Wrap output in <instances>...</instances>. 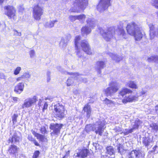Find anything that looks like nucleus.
Returning a JSON list of instances; mask_svg holds the SVG:
<instances>
[{"label":"nucleus","instance_id":"f257e3e1","mask_svg":"<svg viewBox=\"0 0 158 158\" xmlns=\"http://www.w3.org/2000/svg\"><path fill=\"white\" fill-rule=\"evenodd\" d=\"M81 39L80 36H77L75 37L74 41L75 48L76 50V54L79 57L82 56V51L83 50L88 55L92 54V50L90 46L88 41L86 40H82L81 43V49L78 46V41Z\"/></svg>","mask_w":158,"mask_h":158},{"label":"nucleus","instance_id":"f03ea898","mask_svg":"<svg viewBox=\"0 0 158 158\" xmlns=\"http://www.w3.org/2000/svg\"><path fill=\"white\" fill-rule=\"evenodd\" d=\"M126 30L127 33L134 36L136 40H140L143 37L141 28L134 22L128 24L126 27Z\"/></svg>","mask_w":158,"mask_h":158},{"label":"nucleus","instance_id":"7ed1b4c3","mask_svg":"<svg viewBox=\"0 0 158 158\" xmlns=\"http://www.w3.org/2000/svg\"><path fill=\"white\" fill-rule=\"evenodd\" d=\"M104 124L102 122L99 121L93 125L91 124L87 125L85 128V130L87 132L91 130L95 131L96 134L101 136L104 131Z\"/></svg>","mask_w":158,"mask_h":158},{"label":"nucleus","instance_id":"20e7f679","mask_svg":"<svg viewBox=\"0 0 158 158\" xmlns=\"http://www.w3.org/2000/svg\"><path fill=\"white\" fill-rule=\"evenodd\" d=\"M32 17L35 20L39 21L44 14V8L39 4L34 5L32 7Z\"/></svg>","mask_w":158,"mask_h":158},{"label":"nucleus","instance_id":"39448f33","mask_svg":"<svg viewBox=\"0 0 158 158\" xmlns=\"http://www.w3.org/2000/svg\"><path fill=\"white\" fill-rule=\"evenodd\" d=\"M5 11V14L10 19H15L16 16V10L15 7L13 6L8 5L5 6L4 7Z\"/></svg>","mask_w":158,"mask_h":158},{"label":"nucleus","instance_id":"423d86ee","mask_svg":"<svg viewBox=\"0 0 158 158\" xmlns=\"http://www.w3.org/2000/svg\"><path fill=\"white\" fill-rule=\"evenodd\" d=\"M55 114L56 117L60 118L64 117L65 115L66 111L63 106L57 103L54 106Z\"/></svg>","mask_w":158,"mask_h":158},{"label":"nucleus","instance_id":"0eeeda50","mask_svg":"<svg viewBox=\"0 0 158 158\" xmlns=\"http://www.w3.org/2000/svg\"><path fill=\"white\" fill-rule=\"evenodd\" d=\"M109 87H107L105 90V93L106 96H111L113 94L116 92L119 89L118 85H116L115 83L114 82H111L109 84Z\"/></svg>","mask_w":158,"mask_h":158},{"label":"nucleus","instance_id":"6e6552de","mask_svg":"<svg viewBox=\"0 0 158 158\" xmlns=\"http://www.w3.org/2000/svg\"><path fill=\"white\" fill-rule=\"evenodd\" d=\"M88 0H75L73 2L74 8L84 10L87 6Z\"/></svg>","mask_w":158,"mask_h":158},{"label":"nucleus","instance_id":"1a4fd4ad","mask_svg":"<svg viewBox=\"0 0 158 158\" xmlns=\"http://www.w3.org/2000/svg\"><path fill=\"white\" fill-rule=\"evenodd\" d=\"M63 125L58 123H52L50 125V129L53 130L51 133V136H55L57 137L60 133V130L62 127Z\"/></svg>","mask_w":158,"mask_h":158},{"label":"nucleus","instance_id":"9d476101","mask_svg":"<svg viewBox=\"0 0 158 158\" xmlns=\"http://www.w3.org/2000/svg\"><path fill=\"white\" fill-rule=\"evenodd\" d=\"M111 0H100L97 6V9L101 7V10H105L110 6Z\"/></svg>","mask_w":158,"mask_h":158},{"label":"nucleus","instance_id":"9b49d317","mask_svg":"<svg viewBox=\"0 0 158 158\" xmlns=\"http://www.w3.org/2000/svg\"><path fill=\"white\" fill-rule=\"evenodd\" d=\"M142 156L141 151L140 150H134L128 154L129 158H139Z\"/></svg>","mask_w":158,"mask_h":158},{"label":"nucleus","instance_id":"f8f14e48","mask_svg":"<svg viewBox=\"0 0 158 158\" xmlns=\"http://www.w3.org/2000/svg\"><path fill=\"white\" fill-rule=\"evenodd\" d=\"M89 152V151L87 149H79L77 153L76 156L81 158H85L87 156Z\"/></svg>","mask_w":158,"mask_h":158},{"label":"nucleus","instance_id":"ddd939ff","mask_svg":"<svg viewBox=\"0 0 158 158\" xmlns=\"http://www.w3.org/2000/svg\"><path fill=\"white\" fill-rule=\"evenodd\" d=\"M24 87V82H19L15 86L14 91L16 93L20 94L23 91Z\"/></svg>","mask_w":158,"mask_h":158},{"label":"nucleus","instance_id":"4468645a","mask_svg":"<svg viewBox=\"0 0 158 158\" xmlns=\"http://www.w3.org/2000/svg\"><path fill=\"white\" fill-rule=\"evenodd\" d=\"M19 149V148L16 146L12 145L9 147L8 152L10 155H16V154L18 153Z\"/></svg>","mask_w":158,"mask_h":158},{"label":"nucleus","instance_id":"2eb2a0df","mask_svg":"<svg viewBox=\"0 0 158 158\" xmlns=\"http://www.w3.org/2000/svg\"><path fill=\"white\" fill-rule=\"evenodd\" d=\"M132 93V91L130 89L127 88H123L119 92L118 96L123 97L127 94H131Z\"/></svg>","mask_w":158,"mask_h":158},{"label":"nucleus","instance_id":"dca6fc26","mask_svg":"<svg viewBox=\"0 0 158 158\" xmlns=\"http://www.w3.org/2000/svg\"><path fill=\"white\" fill-rule=\"evenodd\" d=\"M20 139L19 137L17 136L16 134H14L11 138H10L8 140V143L11 142L12 143L18 142Z\"/></svg>","mask_w":158,"mask_h":158},{"label":"nucleus","instance_id":"f3484780","mask_svg":"<svg viewBox=\"0 0 158 158\" xmlns=\"http://www.w3.org/2000/svg\"><path fill=\"white\" fill-rule=\"evenodd\" d=\"M83 110L86 113V116L88 118H89L91 114V109L89 105L88 104L85 105L83 108Z\"/></svg>","mask_w":158,"mask_h":158},{"label":"nucleus","instance_id":"a211bd4d","mask_svg":"<svg viewBox=\"0 0 158 158\" xmlns=\"http://www.w3.org/2000/svg\"><path fill=\"white\" fill-rule=\"evenodd\" d=\"M91 29L86 26L83 27L81 29V32L82 35L84 34L87 35L91 32Z\"/></svg>","mask_w":158,"mask_h":158},{"label":"nucleus","instance_id":"6ab92c4d","mask_svg":"<svg viewBox=\"0 0 158 158\" xmlns=\"http://www.w3.org/2000/svg\"><path fill=\"white\" fill-rule=\"evenodd\" d=\"M147 60L148 62H154L156 63H158V56H152L148 57Z\"/></svg>","mask_w":158,"mask_h":158},{"label":"nucleus","instance_id":"aec40b11","mask_svg":"<svg viewBox=\"0 0 158 158\" xmlns=\"http://www.w3.org/2000/svg\"><path fill=\"white\" fill-rule=\"evenodd\" d=\"M118 35H121L123 39H127V35L123 28V27H118Z\"/></svg>","mask_w":158,"mask_h":158},{"label":"nucleus","instance_id":"412c9836","mask_svg":"<svg viewBox=\"0 0 158 158\" xmlns=\"http://www.w3.org/2000/svg\"><path fill=\"white\" fill-rule=\"evenodd\" d=\"M96 65L97 67V70H100L103 69L106 66V63L105 61H98L96 62Z\"/></svg>","mask_w":158,"mask_h":158},{"label":"nucleus","instance_id":"4be33fe9","mask_svg":"<svg viewBox=\"0 0 158 158\" xmlns=\"http://www.w3.org/2000/svg\"><path fill=\"white\" fill-rule=\"evenodd\" d=\"M35 99H28V100L26 101L23 106L22 107L23 108L24 107H28L32 105L35 102Z\"/></svg>","mask_w":158,"mask_h":158},{"label":"nucleus","instance_id":"5701e85b","mask_svg":"<svg viewBox=\"0 0 158 158\" xmlns=\"http://www.w3.org/2000/svg\"><path fill=\"white\" fill-rule=\"evenodd\" d=\"M143 143L146 147L150 145L152 142V139L149 137H143Z\"/></svg>","mask_w":158,"mask_h":158},{"label":"nucleus","instance_id":"b1692460","mask_svg":"<svg viewBox=\"0 0 158 158\" xmlns=\"http://www.w3.org/2000/svg\"><path fill=\"white\" fill-rule=\"evenodd\" d=\"M29 75L28 73H24L22 75L17 78L16 81L18 82L21 81H23L24 79L29 78Z\"/></svg>","mask_w":158,"mask_h":158},{"label":"nucleus","instance_id":"393cba45","mask_svg":"<svg viewBox=\"0 0 158 158\" xmlns=\"http://www.w3.org/2000/svg\"><path fill=\"white\" fill-rule=\"evenodd\" d=\"M142 122L139 119H137L135 121V122L132 124V127L134 129H137L139 126H141Z\"/></svg>","mask_w":158,"mask_h":158},{"label":"nucleus","instance_id":"a878e982","mask_svg":"<svg viewBox=\"0 0 158 158\" xmlns=\"http://www.w3.org/2000/svg\"><path fill=\"white\" fill-rule=\"evenodd\" d=\"M127 85L128 87L131 88L135 89L138 88L137 85L134 81H130L127 83Z\"/></svg>","mask_w":158,"mask_h":158},{"label":"nucleus","instance_id":"bb28decb","mask_svg":"<svg viewBox=\"0 0 158 158\" xmlns=\"http://www.w3.org/2000/svg\"><path fill=\"white\" fill-rule=\"evenodd\" d=\"M106 153L110 155H113L115 153L114 150L111 146H108L106 148Z\"/></svg>","mask_w":158,"mask_h":158},{"label":"nucleus","instance_id":"cd10ccee","mask_svg":"<svg viewBox=\"0 0 158 158\" xmlns=\"http://www.w3.org/2000/svg\"><path fill=\"white\" fill-rule=\"evenodd\" d=\"M27 139L29 141H31V142H33L35 145L37 146H39V144L35 140V139L32 137V136L31 135L29 134L27 136Z\"/></svg>","mask_w":158,"mask_h":158},{"label":"nucleus","instance_id":"c85d7f7f","mask_svg":"<svg viewBox=\"0 0 158 158\" xmlns=\"http://www.w3.org/2000/svg\"><path fill=\"white\" fill-rule=\"evenodd\" d=\"M36 137L37 139L42 142H43L44 141L45 137L43 135L38 133Z\"/></svg>","mask_w":158,"mask_h":158},{"label":"nucleus","instance_id":"c756f323","mask_svg":"<svg viewBox=\"0 0 158 158\" xmlns=\"http://www.w3.org/2000/svg\"><path fill=\"white\" fill-rule=\"evenodd\" d=\"M150 126V127L154 130L155 131L158 130V125L156 123H152L151 124Z\"/></svg>","mask_w":158,"mask_h":158},{"label":"nucleus","instance_id":"7c9ffc66","mask_svg":"<svg viewBox=\"0 0 158 158\" xmlns=\"http://www.w3.org/2000/svg\"><path fill=\"white\" fill-rule=\"evenodd\" d=\"M76 16L77 19L78 20H82L83 19H85L86 18L85 15L84 14H81Z\"/></svg>","mask_w":158,"mask_h":158},{"label":"nucleus","instance_id":"2f4dec72","mask_svg":"<svg viewBox=\"0 0 158 158\" xmlns=\"http://www.w3.org/2000/svg\"><path fill=\"white\" fill-rule=\"evenodd\" d=\"M152 4L156 8L158 9V0H153Z\"/></svg>","mask_w":158,"mask_h":158},{"label":"nucleus","instance_id":"473e14b6","mask_svg":"<svg viewBox=\"0 0 158 158\" xmlns=\"http://www.w3.org/2000/svg\"><path fill=\"white\" fill-rule=\"evenodd\" d=\"M21 69V68L20 67H17L15 70L14 74L15 75H17L19 73Z\"/></svg>","mask_w":158,"mask_h":158},{"label":"nucleus","instance_id":"72a5a7b5","mask_svg":"<svg viewBox=\"0 0 158 158\" xmlns=\"http://www.w3.org/2000/svg\"><path fill=\"white\" fill-rule=\"evenodd\" d=\"M134 129L132 127V128L130 129H126L123 133L125 135H127L129 133H131L133 131V130Z\"/></svg>","mask_w":158,"mask_h":158},{"label":"nucleus","instance_id":"f704fd0d","mask_svg":"<svg viewBox=\"0 0 158 158\" xmlns=\"http://www.w3.org/2000/svg\"><path fill=\"white\" fill-rule=\"evenodd\" d=\"M69 19L72 22L75 21L76 20H77V16L72 15H70L69 16Z\"/></svg>","mask_w":158,"mask_h":158},{"label":"nucleus","instance_id":"c9c22d12","mask_svg":"<svg viewBox=\"0 0 158 158\" xmlns=\"http://www.w3.org/2000/svg\"><path fill=\"white\" fill-rule=\"evenodd\" d=\"M39 154L40 152L39 151H35L33 156V158H37L39 156Z\"/></svg>","mask_w":158,"mask_h":158},{"label":"nucleus","instance_id":"e433bc0d","mask_svg":"<svg viewBox=\"0 0 158 158\" xmlns=\"http://www.w3.org/2000/svg\"><path fill=\"white\" fill-rule=\"evenodd\" d=\"M107 35V33L106 32H103L102 34L104 36L103 38L104 39L107 41H110V38L107 37V36H104L105 35Z\"/></svg>","mask_w":158,"mask_h":158},{"label":"nucleus","instance_id":"4c0bfd02","mask_svg":"<svg viewBox=\"0 0 158 158\" xmlns=\"http://www.w3.org/2000/svg\"><path fill=\"white\" fill-rule=\"evenodd\" d=\"M18 117L17 114H14L12 117V121L14 123H15L17 122V119Z\"/></svg>","mask_w":158,"mask_h":158},{"label":"nucleus","instance_id":"58836bf2","mask_svg":"<svg viewBox=\"0 0 158 158\" xmlns=\"http://www.w3.org/2000/svg\"><path fill=\"white\" fill-rule=\"evenodd\" d=\"M14 32V35L17 36H20L21 35V33L20 32H18L16 30H13Z\"/></svg>","mask_w":158,"mask_h":158},{"label":"nucleus","instance_id":"ea45409f","mask_svg":"<svg viewBox=\"0 0 158 158\" xmlns=\"http://www.w3.org/2000/svg\"><path fill=\"white\" fill-rule=\"evenodd\" d=\"M122 102L125 104L127 102H131L134 99H121Z\"/></svg>","mask_w":158,"mask_h":158},{"label":"nucleus","instance_id":"a19ab883","mask_svg":"<svg viewBox=\"0 0 158 158\" xmlns=\"http://www.w3.org/2000/svg\"><path fill=\"white\" fill-rule=\"evenodd\" d=\"M35 52L34 50H30L29 52V54L31 57H33L35 55Z\"/></svg>","mask_w":158,"mask_h":158},{"label":"nucleus","instance_id":"79ce46f5","mask_svg":"<svg viewBox=\"0 0 158 158\" xmlns=\"http://www.w3.org/2000/svg\"><path fill=\"white\" fill-rule=\"evenodd\" d=\"M48 106V104L47 102H45L44 104V107L43 109V111H44V110L47 109Z\"/></svg>","mask_w":158,"mask_h":158},{"label":"nucleus","instance_id":"37998d69","mask_svg":"<svg viewBox=\"0 0 158 158\" xmlns=\"http://www.w3.org/2000/svg\"><path fill=\"white\" fill-rule=\"evenodd\" d=\"M40 131L42 133L44 134L46 131L45 128L44 127L41 128L40 129Z\"/></svg>","mask_w":158,"mask_h":158},{"label":"nucleus","instance_id":"c03bdc74","mask_svg":"<svg viewBox=\"0 0 158 158\" xmlns=\"http://www.w3.org/2000/svg\"><path fill=\"white\" fill-rule=\"evenodd\" d=\"M56 22V21H53L51 22H50L49 25L50 27H53L54 26V24L55 22Z\"/></svg>","mask_w":158,"mask_h":158},{"label":"nucleus","instance_id":"a18cd8bd","mask_svg":"<svg viewBox=\"0 0 158 158\" xmlns=\"http://www.w3.org/2000/svg\"><path fill=\"white\" fill-rule=\"evenodd\" d=\"M31 131L32 133L33 134V135H34V136L35 137H36V136L38 134V133H37L36 132H35V131H34L33 130H31Z\"/></svg>","mask_w":158,"mask_h":158},{"label":"nucleus","instance_id":"49530a36","mask_svg":"<svg viewBox=\"0 0 158 158\" xmlns=\"http://www.w3.org/2000/svg\"><path fill=\"white\" fill-rule=\"evenodd\" d=\"M24 10V8L22 6L19 7V12H22Z\"/></svg>","mask_w":158,"mask_h":158},{"label":"nucleus","instance_id":"de8ad7c7","mask_svg":"<svg viewBox=\"0 0 158 158\" xmlns=\"http://www.w3.org/2000/svg\"><path fill=\"white\" fill-rule=\"evenodd\" d=\"M120 149H121V145H119L117 147V150H118V152L119 153H121Z\"/></svg>","mask_w":158,"mask_h":158},{"label":"nucleus","instance_id":"09e8293b","mask_svg":"<svg viewBox=\"0 0 158 158\" xmlns=\"http://www.w3.org/2000/svg\"><path fill=\"white\" fill-rule=\"evenodd\" d=\"M155 110L156 112H157L158 111V105L156 106Z\"/></svg>","mask_w":158,"mask_h":158},{"label":"nucleus","instance_id":"8fccbe9b","mask_svg":"<svg viewBox=\"0 0 158 158\" xmlns=\"http://www.w3.org/2000/svg\"><path fill=\"white\" fill-rule=\"evenodd\" d=\"M157 148V146L156 145H155L154 147L153 148V151L155 152L156 148Z\"/></svg>","mask_w":158,"mask_h":158},{"label":"nucleus","instance_id":"3c124183","mask_svg":"<svg viewBox=\"0 0 158 158\" xmlns=\"http://www.w3.org/2000/svg\"><path fill=\"white\" fill-rule=\"evenodd\" d=\"M4 0H0V4L2 5V3L3 2Z\"/></svg>","mask_w":158,"mask_h":158},{"label":"nucleus","instance_id":"603ef678","mask_svg":"<svg viewBox=\"0 0 158 158\" xmlns=\"http://www.w3.org/2000/svg\"><path fill=\"white\" fill-rule=\"evenodd\" d=\"M105 102H110V100H109V99H105Z\"/></svg>","mask_w":158,"mask_h":158},{"label":"nucleus","instance_id":"864d4df0","mask_svg":"<svg viewBox=\"0 0 158 158\" xmlns=\"http://www.w3.org/2000/svg\"><path fill=\"white\" fill-rule=\"evenodd\" d=\"M153 28V26H150V30H153L152 28Z\"/></svg>","mask_w":158,"mask_h":158},{"label":"nucleus","instance_id":"5fc2aeb1","mask_svg":"<svg viewBox=\"0 0 158 158\" xmlns=\"http://www.w3.org/2000/svg\"><path fill=\"white\" fill-rule=\"evenodd\" d=\"M90 21H89V20H87L86 21V22L87 23V24H89V22H90Z\"/></svg>","mask_w":158,"mask_h":158},{"label":"nucleus","instance_id":"6e6d98bb","mask_svg":"<svg viewBox=\"0 0 158 158\" xmlns=\"http://www.w3.org/2000/svg\"><path fill=\"white\" fill-rule=\"evenodd\" d=\"M33 99H36V97L35 96L33 97Z\"/></svg>","mask_w":158,"mask_h":158},{"label":"nucleus","instance_id":"4d7b16f0","mask_svg":"<svg viewBox=\"0 0 158 158\" xmlns=\"http://www.w3.org/2000/svg\"><path fill=\"white\" fill-rule=\"evenodd\" d=\"M156 14H157V16L158 17V11H157V12H156Z\"/></svg>","mask_w":158,"mask_h":158},{"label":"nucleus","instance_id":"13d9d810","mask_svg":"<svg viewBox=\"0 0 158 158\" xmlns=\"http://www.w3.org/2000/svg\"><path fill=\"white\" fill-rule=\"evenodd\" d=\"M71 12H76V11H73V10L71 11Z\"/></svg>","mask_w":158,"mask_h":158},{"label":"nucleus","instance_id":"bf43d9fd","mask_svg":"<svg viewBox=\"0 0 158 158\" xmlns=\"http://www.w3.org/2000/svg\"><path fill=\"white\" fill-rule=\"evenodd\" d=\"M68 85V86H70V85H68H68Z\"/></svg>","mask_w":158,"mask_h":158},{"label":"nucleus","instance_id":"052dcab7","mask_svg":"<svg viewBox=\"0 0 158 158\" xmlns=\"http://www.w3.org/2000/svg\"><path fill=\"white\" fill-rule=\"evenodd\" d=\"M15 98H15L13 99H16Z\"/></svg>","mask_w":158,"mask_h":158},{"label":"nucleus","instance_id":"680f3d73","mask_svg":"<svg viewBox=\"0 0 158 158\" xmlns=\"http://www.w3.org/2000/svg\"><path fill=\"white\" fill-rule=\"evenodd\" d=\"M65 157V156H64V157L63 158H64Z\"/></svg>","mask_w":158,"mask_h":158},{"label":"nucleus","instance_id":"e2e57ef3","mask_svg":"<svg viewBox=\"0 0 158 158\" xmlns=\"http://www.w3.org/2000/svg\"><path fill=\"white\" fill-rule=\"evenodd\" d=\"M122 158H123V157H122Z\"/></svg>","mask_w":158,"mask_h":158}]
</instances>
